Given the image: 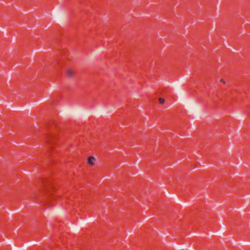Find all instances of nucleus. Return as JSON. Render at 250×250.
Segmentation results:
<instances>
[{
	"label": "nucleus",
	"instance_id": "1",
	"mask_svg": "<svg viewBox=\"0 0 250 250\" xmlns=\"http://www.w3.org/2000/svg\"><path fill=\"white\" fill-rule=\"evenodd\" d=\"M95 159L93 157H89L88 158L87 162L88 164L90 166H93L94 165Z\"/></svg>",
	"mask_w": 250,
	"mask_h": 250
},
{
	"label": "nucleus",
	"instance_id": "2",
	"mask_svg": "<svg viewBox=\"0 0 250 250\" xmlns=\"http://www.w3.org/2000/svg\"><path fill=\"white\" fill-rule=\"evenodd\" d=\"M73 71L71 69H68L67 70V75L69 77H71L73 75Z\"/></svg>",
	"mask_w": 250,
	"mask_h": 250
},
{
	"label": "nucleus",
	"instance_id": "3",
	"mask_svg": "<svg viewBox=\"0 0 250 250\" xmlns=\"http://www.w3.org/2000/svg\"><path fill=\"white\" fill-rule=\"evenodd\" d=\"M165 100L163 98H159V102L160 104H163L165 103Z\"/></svg>",
	"mask_w": 250,
	"mask_h": 250
},
{
	"label": "nucleus",
	"instance_id": "4",
	"mask_svg": "<svg viewBox=\"0 0 250 250\" xmlns=\"http://www.w3.org/2000/svg\"><path fill=\"white\" fill-rule=\"evenodd\" d=\"M220 81H221V82H223V80L222 79H221Z\"/></svg>",
	"mask_w": 250,
	"mask_h": 250
}]
</instances>
